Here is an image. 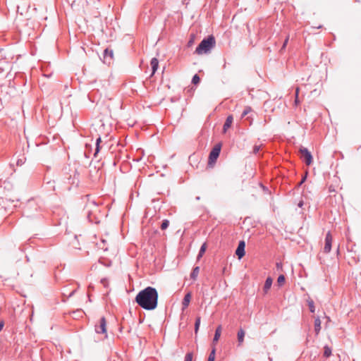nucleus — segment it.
Returning <instances> with one entry per match:
<instances>
[{
	"instance_id": "obj_25",
	"label": "nucleus",
	"mask_w": 361,
	"mask_h": 361,
	"mask_svg": "<svg viewBox=\"0 0 361 361\" xmlns=\"http://www.w3.org/2000/svg\"><path fill=\"white\" fill-rule=\"evenodd\" d=\"M215 354H216V349H215V348H213L212 351L209 353L207 361H214Z\"/></svg>"
},
{
	"instance_id": "obj_19",
	"label": "nucleus",
	"mask_w": 361,
	"mask_h": 361,
	"mask_svg": "<svg viewBox=\"0 0 361 361\" xmlns=\"http://www.w3.org/2000/svg\"><path fill=\"white\" fill-rule=\"evenodd\" d=\"M99 262L106 267H109L111 265V261L106 259L105 257H101Z\"/></svg>"
},
{
	"instance_id": "obj_20",
	"label": "nucleus",
	"mask_w": 361,
	"mask_h": 361,
	"mask_svg": "<svg viewBox=\"0 0 361 361\" xmlns=\"http://www.w3.org/2000/svg\"><path fill=\"white\" fill-rule=\"evenodd\" d=\"M206 248H207L206 243L202 244V246L200 247L199 253L197 257V259H200L202 257V255L205 252Z\"/></svg>"
},
{
	"instance_id": "obj_33",
	"label": "nucleus",
	"mask_w": 361,
	"mask_h": 361,
	"mask_svg": "<svg viewBox=\"0 0 361 361\" xmlns=\"http://www.w3.org/2000/svg\"><path fill=\"white\" fill-rule=\"evenodd\" d=\"M288 36L286 38V39L284 40L283 43V45L281 48V51L283 50L286 49V45L288 44Z\"/></svg>"
},
{
	"instance_id": "obj_27",
	"label": "nucleus",
	"mask_w": 361,
	"mask_h": 361,
	"mask_svg": "<svg viewBox=\"0 0 361 361\" xmlns=\"http://www.w3.org/2000/svg\"><path fill=\"white\" fill-rule=\"evenodd\" d=\"M169 226V221L168 219L163 220L161 224V230L166 229Z\"/></svg>"
},
{
	"instance_id": "obj_12",
	"label": "nucleus",
	"mask_w": 361,
	"mask_h": 361,
	"mask_svg": "<svg viewBox=\"0 0 361 361\" xmlns=\"http://www.w3.org/2000/svg\"><path fill=\"white\" fill-rule=\"evenodd\" d=\"M233 118L231 115L228 116L226 121H225V123L223 126V131L224 133L226 132V130L231 126V124L233 123Z\"/></svg>"
},
{
	"instance_id": "obj_14",
	"label": "nucleus",
	"mask_w": 361,
	"mask_h": 361,
	"mask_svg": "<svg viewBox=\"0 0 361 361\" xmlns=\"http://www.w3.org/2000/svg\"><path fill=\"white\" fill-rule=\"evenodd\" d=\"M272 283H273L272 279L271 277H267L265 281L264 287H263V291L265 294L267 293L268 290L271 287Z\"/></svg>"
},
{
	"instance_id": "obj_8",
	"label": "nucleus",
	"mask_w": 361,
	"mask_h": 361,
	"mask_svg": "<svg viewBox=\"0 0 361 361\" xmlns=\"http://www.w3.org/2000/svg\"><path fill=\"white\" fill-rule=\"evenodd\" d=\"M113 59V50L108 48L104 49L103 53V62L107 65H111Z\"/></svg>"
},
{
	"instance_id": "obj_34",
	"label": "nucleus",
	"mask_w": 361,
	"mask_h": 361,
	"mask_svg": "<svg viewBox=\"0 0 361 361\" xmlns=\"http://www.w3.org/2000/svg\"><path fill=\"white\" fill-rule=\"evenodd\" d=\"M25 158L18 159V161L16 162L17 165H18V166L23 165L25 162Z\"/></svg>"
},
{
	"instance_id": "obj_30",
	"label": "nucleus",
	"mask_w": 361,
	"mask_h": 361,
	"mask_svg": "<svg viewBox=\"0 0 361 361\" xmlns=\"http://www.w3.org/2000/svg\"><path fill=\"white\" fill-rule=\"evenodd\" d=\"M192 353L190 352L186 353L184 361H192Z\"/></svg>"
},
{
	"instance_id": "obj_7",
	"label": "nucleus",
	"mask_w": 361,
	"mask_h": 361,
	"mask_svg": "<svg viewBox=\"0 0 361 361\" xmlns=\"http://www.w3.org/2000/svg\"><path fill=\"white\" fill-rule=\"evenodd\" d=\"M92 204H93V206H94L95 209L94 211L90 210L88 209L90 205H87V207H86V209H87V211H86L87 217V219H88L90 222L97 224V223L99 222V221L95 218L94 213L97 211L98 208H97V206L94 204V202H92Z\"/></svg>"
},
{
	"instance_id": "obj_13",
	"label": "nucleus",
	"mask_w": 361,
	"mask_h": 361,
	"mask_svg": "<svg viewBox=\"0 0 361 361\" xmlns=\"http://www.w3.org/2000/svg\"><path fill=\"white\" fill-rule=\"evenodd\" d=\"M221 329H222V327L221 325H219L216 330H215V333H214V338H213V341H212V343L213 344H215L219 339L220 336H221Z\"/></svg>"
},
{
	"instance_id": "obj_10",
	"label": "nucleus",
	"mask_w": 361,
	"mask_h": 361,
	"mask_svg": "<svg viewBox=\"0 0 361 361\" xmlns=\"http://www.w3.org/2000/svg\"><path fill=\"white\" fill-rule=\"evenodd\" d=\"M245 243L243 240H240L238 243L237 249L235 250V255L238 256V259H241L245 255Z\"/></svg>"
},
{
	"instance_id": "obj_32",
	"label": "nucleus",
	"mask_w": 361,
	"mask_h": 361,
	"mask_svg": "<svg viewBox=\"0 0 361 361\" xmlns=\"http://www.w3.org/2000/svg\"><path fill=\"white\" fill-rule=\"evenodd\" d=\"M260 148H261V145H255L254 147H253V153L257 154L259 150H260Z\"/></svg>"
},
{
	"instance_id": "obj_4",
	"label": "nucleus",
	"mask_w": 361,
	"mask_h": 361,
	"mask_svg": "<svg viewBox=\"0 0 361 361\" xmlns=\"http://www.w3.org/2000/svg\"><path fill=\"white\" fill-rule=\"evenodd\" d=\"M221 149V144L218 143L215 145V146L212 148V151L209 155V162L208 164L210 165L212 163H215L220 154Z\"/></svg>"
},
{
	"instance_id": "obj_24",
	"label": "nucleus",
	"mask_w": 361,
	"mask_h": 361,
	"mask_svg": "<svg viewBox=\"0 0 361 361\" xmlns=\"http://www.w3.org/2000/svg\"><path fill=\"white\" fill-rule=\"evenodd\" d=\"M252 109L250 106H245V109L243 110L242 114H241V118H243L245 117V116H247L248 114H250V112H252Z\"/></svg>"
},
{
	"instance_id": "obj_15",
	"label": "nucleus",
	"mask_w": 361,
	"mask_h": 361,
	"mask_svg": "<svg viewBox=\"0 0 361 361\" xmlns=\"http://www.w3.org/2000/svg\"><path fill=\"white\" fill-rule=\"evenodd\" d=\"M150 65L152 67V74H154L159 67V61L157 58H152L150 61Z\"/></svg>"
},
{
	"instance_id": "obj_21",
	"label": "nucleus",
	"mask_w": 361,
	"mask_h": 361,
	"mask_svg": "<svg viewBox=\"0 0 361 361\" xmlns=\"http://www.w3.org/2000/svg\"><path fill=\"white\" fill-rule=\"evenodd\" d=\"M200 322H201L200 317H197L196 319H195V334H197L199 331Z\"/></svg>"
},
{
	"instance_id": "obj_2",
	"label": "nucleus",
	"mask_w": 361,
	"mask_h": 361,
	"mask_svg": "<svg viewBox=\"0 0 361 361\" xmlns=\"http://www.w3.org/2000/svg\"><path fill=\"white\" fill-rule=\"evenodd\" d=\"M215 39L214 36L209 35L207 38L203 39L197 47L195 53L201 55L210 51L211 49L215 46Z\"/></svg>"
},
{
	"instance_id": "obj_37",
	"label": "nucleus",
	"mask_w": 361,
	"mask_h": 361,
	"mask_svg": "<svg viewBox=\"0 0 361 361\" xmlns=\"http://www.w3.org/2000/svg\"><path fill=\"white\" fill-rule=\"evenodd\" d=\"M298 89L296 90V93H295V102L296 104L298 102Z\"/></svg>"
},
{
	"instance_id": "obj_22",
	"label": "nucleus",
	"mask_w": 361,
	"mask_h": 361,
	"mask_svg": "<svg viewBox=\"0 0 361 361\" xmlns=\"http://www.w3.org/2000/svg\"><path fill=\"white\" fill-rule=\"evenodd\" d=\"M331 355V348L328 345H325L324 348V356L325 357H329Z\"/></svg>"
},
{
	"instance_id": "obj_31",
	"label": "nucleus",
	"mask_w": 361,
	"mask_h": 361,
	"mask_svg": "<svg viewBox=\"0 0 361 361\" xmlns=\"http://www.w3.org/2000/svg\"><path fill=\"white\" fill-rule=\"evenodd\" d=\"M101 142V138L100 137L97 138V140H96V148H95V152H94V156L99 152V142Z\"/></svg>"
},
{
	"instance_id": "obj_39",
	"label": "nucleus",
	"mask_w": 361,
	"mask_h": 361,
	"mask_svg": "<svg viewBox=\"0 0 361 361\" xmlns=\"http://www.w3.org/2000/svg\"><path fill=\"white\" fill-rule=\"evenodd\" d=\"M116 149H114V165L116 166V159H117V155L116 154Z\"/></svg>"
},
{
	"instance_id": "obj_35",
	"label": "nucleus",
	"mask_w": 361,
	"mask_h": 361,
	"mask_svg": "<svg viewBox=\"0 0 361 361\" xmlns=\"http://www.w3.org/2000/svg\"><path fill=\"white\" fill-rule=\"evenodd\" d=\"M276 266L277 270H282V264L281 262H277Z\"/></svg>"
},
{
	"instance_id": "obj_5",
	"label": "nucleus",
	"mask_w": 361,
	"mask_h": 361,
	"mask_svg": "<svg viewBox=\"0 0 361 361\" xmlns=\"http://www.w3.org/2000/svg\"><path fill=\"white\" fill-rule=\"evenodd\" d=\"M94 330L97 334H104V337L107 338V331H106V321L104 317H102L100 320L99 324L95 325Z\"/></svg>"
},
{
	"instance_id": "obj_11",
	"label": "nucleus",
	"mask_w": 361,
	"mask_h": 361,
	"mask_svg": "<svg viewBox=\"0 0 361 361\" xmlns=\"http://www.w3.org/2000/svg\"><path fill=\"white\" fill-rule=\"evenodd\" d=\"M190 300H191V293H186L184 296L183 301H182V310H185L188 307Z\"/></svg>"
},
{
	"instance_id": "obj_43",
	"label": "nucleus",
	"mask_w": 361,
	"mask_h": 361,
	"mask_svg": "<svg viewBox=\"0 0 361 361\" xmlns=\"http://www.w3.org/2000/svg\"><path fill=\"white\" fill-rule=\"evenodd\" d=\"M196 200H200V197L199 196L196 197Z\"/></svg>"
},
{
	"instance_id": "obj_41",
	"label": "nucleus",
	"mask_w": 361,
	"mask_h": 361,
	"mask_svg": "<svg viewBox=\"0 0 361 361\" xmlns=\"http://www.w3.org/2000/svg\"><path fill=\"white\" fill-rule=\"evenodd\" d=\"M75 291H76V290H73V291H71L70 293V294L68 295V297L70 298V297L73 296L75 294Z\"/></svg>"
},
{
	"instance_id": "obj_9",
	"label": "nucleus",
	"mask_w": 361,
	"mask_h": 361,
	"mask_svg": "<svg viewBox=\"0 0 361 361\" xmlns=\"http://www.w3.org/2000/svg\"><path fill=\"white\" fill-rule=\"evenodd\" d=\"M331 244H332V235L331 233L329 231L325 236V245L324 247V252L326 253H329L331 250Z\"/></svg>"
},
{
	"instance_id": "obj_3",
	"label": "nucleus",
	"mask_w": 361,
	"mask_h": 361,
	"mask_svg": "<svg viewBox=\"0 0 361 361\" xmlns=\"http://www.w3.org/2000/svg\"><path fill=\"white\" fill-rule=\"evenodd\" d=\"M41 209L42 207L38 202L33 199L30 200L24 207L23 214L28 218L37 216Z\"/></svg>"
},
{
	"instance_id": "obj_38",
	"label": "nucleus",
	"mask_w": 361,
	"mask_h": 361,
	"mask_svg": "<svg viewBox=\"0 0 361 361\" xmlns=\"http://www.w3.org/2000/svg\"><path fill=\"white\" fill-rule=\"evenodd\" d=\"M4 326V322L3 320L0 321V331L2 330Z\"/></svg>"
},
{
	"instance_id": "obj_28",
	"label": "nucleus",
	"mask_w": 361,
	"mask_h": 361,
	"mask_svg": "<svg viewBox=\"0 0 361 361\" xmlns=\"http://www.w3.org/2000/svg\"><path fill=\"white\" fill-rule=\"evenodd\" d=\"M200 78L197 74L193 75L192 78V83L194 85H197L200 82Z\"/></svg>"
},
{
	"instance_id": "obj_1",
	"label": "nucleus",
	"mask_w": 361,
	"mask_h": 361,
	"mask_svg": "<svg viewBox=\"0 0 361 361\" xmlns=\"http://www.w3.org/2000/svg\"><path fill=\"white\" fill-rule=\"evenodd\" d=\"M158 292L155 288L148 286L140 290L135 297V302L146 310H153L158 304Z\"/></svg>"
},
{
	"instance_id": "obj_17",
	"label": "nucleus",
	"mask_w": 361,
	"mask_h": 361,
	"mask_svg": "<svg viewBox=\"0 0 361 361\" xmlns=\"http://www.w3.org/2000/svg\"><path fill=\"white\" fill-rule=\"evenodd\" d=\"M245 334V331L243 329H240L238 331L237 337H238V341L239 345H240L243 342Z\"/></svg>"
},
{
	"instance_id": "obj_36",
	"label": "nucleus",
	"mask_w": 361,
	"mask_h": 361,
	"mask_svg": "<svg viewBox=\"0 0 361 361\" xmlns=\"http://www.w3.org/2000/svg\"><path fill=\"white\" fill-rule=\"evenodd\" d=\"M101 283H102L104 285V286L106 287V285H107V280H106V279H102L101 280Z\"/></svg>"
},
{
	"instance_id": "obj_23",
	"label": "nucleus",
	"mask_w": 361,
	"mask_h": 361,
	"mask_svg": "<svg viewBox=\"0 0 361 361\" xmlns=\"http://www.w3.org/2000/svg\"><path fill=\"white\" fill-rule=\"evenodd\" d=\"M307 305H308L310 311L311 312L314 313L315 312L314 301L311 299H309L307 300Z\"/></svg>"
},
{
	"instance_id": "obj_44",
	"label": "nucleus",
	"mask_w": 361,
	"mask_h": 361,
	"mask_svg": "<svg viewBox=\"0 0 361 361\" xmlns=\"http://www.w3.org/2000/svg\"><path fill=\"white\" fill-rule=\"evenodd\" d=\"M88 288H89V289L92 288V286H91L90 285V286H89V287H88Z\"/></svg>"
},
{
	"instance_id": "obj_42",
	"label": "nucleus",
	"mask_w": 361,
	"mask_h": 361,
	"mask_svg": "<svg viewBox=\"0 0 361 361\" xmlns=\"http://www.w3.org/2000/svg\"><path fill=\"white\" fill-rule=\"evenodd\" d=\"M298 207H301L302 205H303V202L302 201H300L299 203H298Z\"/></svg>"
},
{
	"instance_id": "obj_18",
	"label": "nucleus",
	"mask_w": 361,
	"mask_h": 361,
	"mask_svg": "<svg viewBox=\"0 0 361 361\" xmlns=\"http://www.w3.org/2000/svg\"><path fill=\"white\" fill-rule=\"evenodd\" d=\"M199 272H200V267H194L190 274V279L192 280H196V279L197 278V276L199 274Z\"/></svg>"
},
{
	"instance_id": "obj_16",
	"label": "nucleus",
	"mask_w": 361,
	"mask_h": 361,
	"mask_svg": "<svg viewBox=\"0 0 361 361\" xmlns=\"http://www.w3.org/2000/svg\"><path fill=\"white\" fill-rule=\"evenodd\" d=\"M321 330V320L319 317L314 319V332L317 335L319 334Z\"/></svg>"
},
{
	"instance_id": "obj_40",
	"label": "nucleus",
	"mask_w": 361,
	"mask_h": 361,
	"mask_svg": "<svg viewBox=\"0 0 361 361\" xmlns=\"http://www.w3.org/2000/svg\"><path fill=\"white\" fill-rule=\"evenodd\" d=\"M306 177H307V176H305L302 178V180H301L300 183V185L302 184V183L305 181V180H306Z\"/></svg>"
},
{
	"instance_id": "obj_29",
	"label": "nucleus",
	"mask_w": 361,
	"mask_h": 361,
	"mask_svg": "<svg viewBox=\"0 0 361 361\" xmlns=\"http://www.w3.org/2000/svg\"><path fill=\"white\" fill-rule=\"evenodd\" d=\"M121 146V144L119 142H118L116 147H118V149H117V151L121 154V155L118 157V159H121L123 155H124L125 157H127L126 153L121 150V149L120 147Z\"/></svg>"
},
{
	"instance_id": "obj_45",
	"label": "nucleus",
	"mask_w": 361,
	"mask_h": 361,
	"mask_svg": "<svg viewBox=\"0 0 361 361\" xmlns=\"http://www.w3.org/2000/svg\"><path fill=\"white\" fill-rule=\"evenodd\" d=\"M110 360H111V358H110V357H109L107 361H110Z\"/></svg>"
},
{
	"instance_id": "obj_6",
	"label": "nucleus",
	"mask_w": 361,
	"mask_h": 361,
	"mask_svg": "<svg viewBox=\"0 0 361 361\" xmlns=\"http://www.w3.org/2000/svg\"><path fill=\"white\" fill-rule=\"evenodd\" d=\"M299 151L301 154V158L307 166H310L312 163V156L311 152L307 148L303 147H301Z\"/></svg>"
},
{
	"instance_id": "obj_26",
	"label": "nucleus",
	"mask_w": 361,
	"mask_h": 361,
	"mask_svg": "<svg viewBox=\"0 0 361 361\" xmlns=\"http://www.w3.org/2000/svg\"><path fill=\"white\" fill-rule=\"evenodd\" d=\"M285 280H286V278L283 274L279 275L277 279V283H278L279 286H281L284 283Z\"/></svg>"
}]
</instances>
